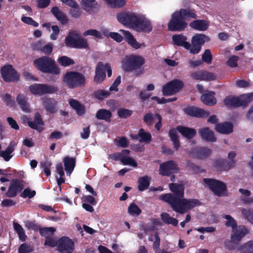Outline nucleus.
I'll return each mask as SVG.
<instances>
[{"label":"nucleus","mask_w":253,"mask_h":253,"mask_svg":"<svg viewBox=\"0 0 253 253\" xmlns=\"http://www.w3.org/2000/svg\"><path fill=\"white\" fill-rule=\"evenodd\" d=\"M169 187L172 193L163 194L159 199L168 204L175 212L183 214L201 204L198 199L184 198L185 188L183 184L171 183Z\"/></svg>","instance_id":"1"},{"label":"nucleus","mask_w":253,"mask_h":253,"mask_svg":"<svg viewBox=\"0 0 253 253\" xmlns=\"http://www.w3.org/2000/svg\"><path fill=\"white\" fill-rule=\"evenodd\" d=\"M144 64L145 59L142 56L131 55L123 61L122 68L126 72H133V77H138L144 73L142 67Z\"/></svg>","instance_id":"2"},{"label":"nucleus","mask_w":253,"mask_h":253,"mask_svg":"<svg viewBox=\"0 0 253 253\" xmlns=\"http://www.w3.org/2000/svg\"><path fill=\"white\" fill-rule=\"evenodd\" d=\"M33 66L38 71L45 74L57 75L60 70L54 59L48 56H41L33 61Z\"/></svg>","instance_id":"3"},{"label":"nucleus","mask_w":253,"mask_h":253,"mask_svg":"<svg viewBox=\"0 0 253 253\" xmlns=\"http://www.w3.org/2000/svg\"><path fill=\"white\" fill-rule=\"evenodd\" d=\"M64 84L69 88L83 86L85 83V77L76 71L67 72L63 77Z\"/></svg>","instance_id":"4"},{"label":"nucleus","mask_w":253,"mask_h":253,"mask_svg":"<svg viewBox=\"0 0 253 253\" xmlns=\"http://www.w3.org/2000/svg\"><path fill=\"white\" fill-rule=\"evenodd\" d=\"M253 100V92L243 94L239 97L229 95L223 100V103L227 107L234 108L246 106Z\"/></svg>","instance_id":"5"},{"label":"nucleus","mask_w":253,"mask_h":253,"mask_svg":"<svg viewBox=\"0 0 253 253\" xmlns=\"http://www.w3.org/2000/svg\"><path fill=\"white\" fill-rule=\"evenodd\" d=\"M203 181L214 195L218 197L227 196L228 190L224 182L211 178H204Z\"/></svg>","instance_id":"6"},{"label":"nucleus","mask_w":253,"mask_h":253,"mask_svg":"<svg viewBox=\"0 0 253 253\" xmlns=\"http://www.w3.org/2000/svg\"><path fill=\"white\" fill-rule=\"evenodd\" d=\"M65 43L67 47L75 48H86L88 46L86 40L81 38L75 31L69 32L65 38Z\"/></svg>","instance_id":"7"},{"label":"nucleus","mask_w":253,"mask_h":253,"mask_svg":"<svg viewBox=\"0 0 253 253\" xmlns=\"http://www.w3.org/2000/svg\"><path fill=\"white\" fill-rule=\"evenodd\" d=\"M188 24L183 18L178 11H175L171 16V19L168 23V29L170 31L181 32L187 27Z\"/></svg>","instance_id":"8"},{"label":"nucleus","mask_w":253,"mask_h":253,"mask_svg":"<svg viewBox=\"0 0 253 253\" xmlns=\"http://www.w3.org/2000/svg\"><path fill=\"white\" fill-rule=\"evenodd\" d=\"M29 89L32 94L40 96L55 93L58 90L57 87L46 84H34L30 85Z\"/></svg>","instance_id":"9"},{"label":"nucleus","mask_w":253,"mask_h":253,"mask_svg":"<svg viewBox=\"0 0 253 253\" xmlns=\"http://www.w3.org/2000/svg\"><path fill=\"white\" fill-rule=\"evenodd\" d=\"M183 86V81L179 79H173L163 86V95L165 96L172 95L178 92Z\"/></svg>","instance_id":"10"},{"label":"nucleus","mask_w":253,"mask_h":253,"mask_svg":"<svg viewBox=\"0 0 253 253\" xmlns=\"http://www.w3.org/2000/svg\"><path fill=\"white\" fill-rule=\"evenodd\" d=\"M139 15L133 12H122L118 13L117 18L120 23L133 29Z\"/></svg>","instance_id":"11"},{"label":"nucleus","mask_w":253,"mask_h":253,"mask_svg":"<svg viewBox=\"0 0 253 253\" xmlns=\"http://www.w3.org/2000/svg\"><path fill=\"white\" fill-rule=\"evenodd\" d=\"M0 73L3 80L6 82H16L19 80V75L11 65L2 67Z\"/></svg>","instance_id":"12"},{"label":"nucleus","mask_w":253,"mask_h":253,"mask_svg":"<svg viewBox=\"0 0 253 253\" xmlns=\"http://www.w3.org/2000/svg\"><path fill=\"white\" fill-rule=\"evenodd\" d=\"M57 249L60 253H72L75 249V244L69 237L63 236L58 239Z\"/></svg>","instance_id":"13"},{"label":"nucleus","mask_w":253,"mask_h":253,"mask_svg":"<svg viewBox=\"0 0 253 253\" xmlns=\"http://www.w3.org/2000/svg\"><path fill=\"white\" fill-rule=\"evenodd\" d=\"M136 23L133 28L138 32H144L149 33L152 30L151 22L145 16L139 15Z\"/></svg>","instance_id":"14"},{"label":"nucleus","mask_w":253,"mask_h":253,"mask_svg":"<svg viewBox=\"0 0 253 253\" xmlns=\"http://www.w3.org/2000/svg\"><path fill=\"white\" fill-rule=\"evenodd\" d=\"M178 171V165L173 160L164 162L160 165L159 174L162 176H169Z\"/></svg>","instance_id":"15"},{"label":"nucleus","mask_w":253,"mask_h":253,"mask_svg":"<svg viewBox=\"0 0 253 253\" xmlns=\"http://www.w3.org/2000/svg\"><path fill=\"white\" fill-rule=\"evenodd\" d=\"M34 119V121H32L30 118L26 116L23 117L24 123H27L30 128L41 132L43 130L42 126L44 125V123L41 115L39 113H36Z\"/></svg>","instance_id":"16"},{"label":"nucleus","mask_w":253,"mask_h":253,"mask_svg":"<svg viewBox=\"0 0 253 253\" xmlns=\"http://www.w3.org/2000/svg\"><path fill=\"white\" fill-rule=\"evenodd\" d=\"M183 111L188 116L197 118H207L210 114V112L195 106H188L183 108Z\"/></svg>","instance_id":"17"},{"label":"nucleus","mask_w":253,"mask_h":253,"mask_svg":"<svg viewBox=\"0 0 253 253\" xmlns=\"http://www.w3.org/2000/svg\"><path fill=\"white\" fill-rule=\"evenodd\" d=\"M24 182L22 180L18 179H13L6 193L8 197H14L18 192H20L24 188Z\"/></svg>","instance_id":"18"},{"label":"nucleus","mask_w":253,"mask_h":253,"mask_svg":"<svg viewBox=\"0 0 253 253\" xmlns=\"http://www.w3.org/2000/svg\"><path fill=\"white\" fill-rule=\"evenodd\" d=\"M190 76L195 80L209 81L216 79L215 76L213 73L204 70L193 72L191 73Z\"/></svg>","instance_id":"19"},{"label":"nucleus","mask_w":253,"mask_h":253,"mask_svg":"<svg viewBox=\"0 0 253 253\" xmlns=\"http://www.w3.org/2000/svg\"><path fill=\"white\" fill-rule=\"evenodd\" d=\"M42 101L45 110L47 112L53 114L57 111L58 102L53 98L45 97L42 98Z\"/></svg>","instance_id":"20"},{"label":"nucleus","mask_w":253,"mask_h":253,"mask_svg":"<svg viewBox=\"0 0 253 253\" xmlns=\"http://www.w3.org/2000/svg\"><path fill=\"white\" fill-rule=\"evenodd\" d=\"M213 165L218 170H228L234 167V162L226 159H218L214 162Z\"/></svg>","instance_id":"21"},{"label":"nucleus","mask_w":253,"mask_h":253,"mask_svg":"<svg viewBox=\"0 0 253 253\" xmlns=\"http://www.w3.org/2000/svg\"><path fill=\"white\" fill-rule=\"evenodd\" d=\"M104 63L98 62L95 69V75L94 77V81L98 84L103 82L106 79V73L104 71Z\"/></svg>","instance_id":"22"},{"label":"nucleus","mask_w":253,"mask_h":253,"mask_svg":"<svg viewBox=\"0 0 253 253\" xmlns=\"http://www.w3.org/2000/svg\"><path fill=\"white\" fill-rule=\"evenodd\" d=\"M176 130L184 137L189 140L193 139L197 134V131L195 129L185 126H178L176 127Z\"/></svg>","instance_id":"23"},{"label":"nucleus","mask_w":253,"mask_h":253,"mask_svg":"<svg viewBox=\"0 0 253 253\" xmlns=\"http://www.w3.org/2000/svg\"><path fill=\"white\" fill-rule=\"evenodd\" d=\"M172 40L173 44L176 45L182 46L186 49H188L190 47V43L186 42L187 37L182 34L173 35Z\"/></svg>","instance_id":"24"},{"label":"nucleus","mask_w":253,"mask_h":253,"mask_svg":"<svg viewBox=\"0 0 253 253\" xmlns=\"http://www.w3.org/2000/svg\"><path fill=\"white\" fill-rule=\"evenodd\" d=\"M201 139L207 142H213L216 140L214 132L209 127H204L199 130Z\"/></svg>","instance_id":"25"},{"label":"nucleus","mask_w":253,"mask_h":253,"mask_svg":"<svg viewBox=\"0 0 253 253\" xmlns=\"http://www.w3.org/2000/svg\"><path fill=\"white\" fill-rule=\"evenodd\" d=\"M215 129L220 133L228 134L233 132V125L229 122L219 123L216 125Z\"/></svg>","instance_id":"26"},{"label":"nucleus","mask_w":253,"mask_h":253,"mask_svg":"<svg viewBox=\"0 0 253 253\" xmlns=\"http://www.w3.org/2000/svg\"><path fill=\"white\" fill-rule=\"evenodd\" d=\"M193 153L198 159H205L208 158L211 153V151L209 148L205 147H201L194 149Z\"/></svg>","instance_id":"27"},{"label":"nucleus","mask_w":253,"mask_h":253,"mask_svg":"<svg viewBox=\"0 0 253 253\" xmlns=\"http://www.w3.org/2000/svg\"><path fill=\"white\" fill-rule=\"evenodd\" d=\"M247 229L244 227L239 229L235 228L233 229V233L231 235V240L234 244H238L241 239L247 233Z\"/></svg>","instance_id":"28"},{"label":"nucleus","mask_w":253,"mask_h":253,"mask_svg":"<svg viewBox=\"0 0 253 253\" xmlns=\"http://www.w3.org/2000/svg\"><path fill=\"white\" fill-rule=\"evenodd\" d=\"M189 26L194 30L205 31L209 27V23L205 20H195L190 23Z\"/></svg>","instance_id":"29"},{"label":"nucleus","mask_w":253,"mask_h":253,"mask_svg":"<svg viewBox=\"0 0 253 253\" xmlns=\"http://www.w3.org/2000/svg\"><path fill=\"white\" fill-rule=\"evenodd\" d=\"M214 94L215 93L213 91H210L202 94L201 96V99L205 105L210 106H213L217 102Z\"/></svg>","instance_id":"30"},{"label":"nucleus","mask_w":253,"mask_h":253,"mask_svg":"<svg viewBox=\"0 0 253 253\" xmlns=\"http://www.w3.org/2000/svg\"><path fill=\"white\" fill-rule=\"evenodd\" d=\"M51 12L62 25L68 23L69 20L67 17L57 6L53 7Z\"/></svg>","instance_id":"31"},{"label":"nucleus","mask_w":253,"mask_h":253,"mask_svg":"<svg viewBox=\"0 0 253 253\" xmlns=\"http://www.w3.org/2000/svg\"><path fill=\"white\" fill-rule=\"evenodd\" d=\"M70 106L76 111L77 114L81 116L85 114V108L84 105L80 103V102L74 99H71L69 101Z\"/></svg>","instance_id":"32"},{"label":"nucleus","mask_w":253,"mask_h":253,"mask_svg":"<svg viewBox=\"0 0 253 253\" xmlns=\"http://www.w3.org/2000/svg\"><path fill=\"white\" fill-rule=\"evenodd\" d=\"M120 31L124 33L125 40L132 47L135 49L140 48V44L136 41L133 36L129 31L123 30H121Z\"/></svg>","instance_id":"33"},{"label":"nucleus","mask_w":253,"mask_h":253,"mask_svg":"<svg viewBox=\"0 0 253 253\" xmlns=\"http://www.w3.org/2000/svg\"><path fill=\"white\" fill-rule=\"evenodd\" d=\"M16 101L22 111L26 113L30 112V106L25 96L23 94H19L16 97Z\"/></svg>","instance_id":"34"},{"label":"nucleus","mask_w":253,"mask_h":253,"mask_svg":"<svg viewBox=\"0 0 253 253\" xmlns=\"http://www.w3.org/2000/svg\"><path fill=\"white\" fill-rule=\"evenodd\" d=\"M63 162L67 174H70L75 167L76 159L67 156L64 158Z\"/></svg>","instance_id":"35"},{"label":"nucleus","mask_w":253,"mask_h":253,"mask_svg":"<svg viewBox=\"0 0 253 253\" xmlns=\"http://www.w3.org/2000/svg\"><path fill=\"white\" fill-rule=\"evenodd\" d=\"M112 114L110 110L105 109L98 110L95 115V117L98 120H104L107 122H110Z\"/></svg>","instance_id":"36"},{"label":"nucleus","mask_w":253,"mask_h":253,"mask_svg":"<svg viewBox=\"0 0 253 253\" xmlns=\"http://www.w3.org/2000/svg\"><path fill=\"white\" fill-rule=\"evenodd\" d=\"M178 11L182 16L185 21L187 20H190L191 19H196L198 18L196 11L194 9L181 8Z\"/></svg>","instance_id":"37"},{"label":"nucleus","mask_w":253,"mask_h":253,"mask_svg":"<svg viewBox=\"0 0 253 253\" xmlns=\"http://www.w3.org/2000/svg\"><path fill=\"white\" fill-rule=\"evenodd\" d=\"M14 148L15 144L13 142H10L4 151H0V156L5 161H9L13 156V155H11V154L14 151Z\"/></svg>","instance_id":"38"},{"label":"nucleus","mask_w":253,"mask_h":253,"mask_svg":"<svg viewBox=\"0 0 253 253\" xmlns=\"http://www.w3.org/2000/svg\"><path fill=\"white\" fill-rule=\"evenodd\" d=\"M176 128H174L169 129V136L170 140L172 141L174 148L177 150L180 147V142L178 135L176 131Z\"/></svg>","instance_id":"39"},{"label":"nucleus","mask_w":253,"mask_h":253,"mask_svg":"<svg viewBox=\"0 0 253 253\" xmlns=\"http://www.w3.org/2000/svg\"><path fill=\"white\" fill-rule=\"evenodd\" d=\"M191 40L202 47L206 42L210 41V38L205 34H196L192 37Z\"/></svg>","instance_id":"40"},{"label":"nucleus","mask_w":253,"mask_h":253,"mask_svg":"<svg viewBox=\"0 0 253 253\" xmlns=\"http://www.w3.org/2000/svg\"><path fill=\"white\" fill-rule=\"evenodd\" d=\"M138 189L139 191H143L146 190L150 185L148 177L147 176H144L140 177L138 179Z\"/></svg>","instance_id":"41"},{"label":"nucleus","mask_w":253,"mask_h":253,"mask_svg":"<svg viewBox=\"0 0 253 253\" xmlns=\"http://www.w3.org/2000/svg\"><path fill=\"white\" fill-rule=\"evenodd\" d=\"M13 228L15 231L17 233L19 239L22 241H25L27 239V236L25 234V231L22 226L17 222H13Z\"/></svg>","instance_id":"42"},{"label":"nucleus","mask_w":253,"mask_h":253,"mask_svg":"<svg viewBox=\"0 0 253 253\" xmlns=\"http://www.w3.org/2000/svg\"><path fill=\"white\" fill-rule=\"evenodd\" d=\"M138 136H139L140 139L139 141L140 142H148L152 138L151 133L145 131L143 128L139 129Z\"/></svg>","instance_id":"43"},{"label":"nucleus","mask_w":253,"mask_h":253,"mask_svg":"<svg viewBox=\"0 0 253 253\" xmlns=\"http://www.w3.org/2000/svg\"><path fill=\"white\" fill-rule=\"evenodd\" d=\"M57 61L61 66L63 67L70 66L75 63L73 59L65 55L59 57Z\"/></svg>","instance_id":"44"},{"label":"nucleus","mask_w":253,"mask_h":253,"mask_svg":"<svg viewBox=\"0 0 253 253\" xmlns=\"http://www.w3.org/2000/svg\"><path fill=\"white\" fill-rule=\"evenodd\" d=\"M55 228L54 227H41L39 230V232L42 236L44 237L45 239L47 237H50L52 236L55 231Z\"/></svg>","instance_id":"45"},{"label":"nucleus","mask_w":253,"mask_h":253,"mask_svg":"<svg viewBox=\"0 0 253 253\" xmlns=\"http://www.w3.org/2000/svg\"><path fill=\"white\" fill-rule=\"evenodd\" d=\"M141 212V210L134 202L131 203L128 207V213L132 216H137Z\"/></svg>","instance_id":"46"},{"label":"nucleus","mask_w":253,"mask_h":253,"mask_svg":"<svg viewBox=\"0 0 253 253\" xmlns=\"http://www.w3.org/2000/svg\"><path fill=\"white\" fill-rule=\"evenodd\" d=\"M110 95V92L108 90L98 89L93 92V96L99 100H103Z\"/></svg>","instance_id":"47"},{"label":"nucleus","mask_w":253,"mask_h":253,"mask_svg":"<svg viewBox=\"0 0 253 253\" xmlns=\"http://www.w3.org/2000/svg\"><path fill=\"white\" fill-rule=\"evenodd\" d=\"M222 217L227 220L225 223L227 227H232V230L237 228V224L236 220L230 215L224 214Z\"/></svg>","instance_id":"48"},{"label":"nucleus","mask_w":253,"mask_h":253,"mask_svg":"<svg viewBox=\"0 0 253 253\" xmlns=\"http://www.w3.org/2000/svg\"><path fill=\"white\" fill-rule=\"evenodd\" d=\"M241 212L245 219L253 224V209H242Z\"/></svg>","instance_id":"49"},{"label":"nucleus","mask_w":253,"mask_h":253,"mask_svg":"<svg viewBox=\"0 0 253 253\" xmlns=\"http://www.w3.org/2000/svg\"><path fill=\"white\" fill-rule=\"evenodd\" d=\"M117 114L119 118L126 119L132 115L133 111L125 108H120L118 109Z\"/></svg>","instance_id":"50"},{"label":"nucleus","mask_w":253,"mask_h":253,"mask_svg":"<svg viewBox=\"0 0 253 253\" xmlns=\"http://www.w3.org/2000/svg\"><path fill=\"white\" fill-rule=\"evenodd\" d=\"M111 7L119 8L123 7L126 3L125 0H105Z\"/></svg>","instance_id":"51"},{"label":"nucleus","mask_w":253,"mask_h":253,"mask_svg":"<svg viewBox=\"0 0 253 253\" xmlns=\"http://www.w3.org/2000/svg\"><path fill=\"white\" fill-rule=\"evenodd\" d=\"M34 250L33 248L26 243H23L18 248V253H30Z\"/></svg>","instance_id":"52"},{"label":"nucleus","mask_w":253,"mask_h":253,"mask_svg":"<svg viewBox=\"0 0 253 253\" xmlns=\"http://www.w3.org/2000/svg\"><path fill=\"white\" fill-rule=\"evenodd\" d=\"M241 251L244 253H253V241H248L241 247Z\"/></svg>","instance_id":"53"},{"label":"nucleus","mask_w":253,"mask_h":253,"mask_svg":"<svg viewBox=\"0 0 253 253\" xmlns=\"http://www.w3.org/2000/svg\"><path fill=\"white\" fill-rule=\"evenodd\" d=\"M41 165L43 169V172L48 177L51 174L50 168L52 165V163L48 161H45L41 162Z\"/></svg>","instance_id":"54"},{"label":"nucleus","mask_w":253,"mask_h":253,"mask_svg":"<svg viewBox=\"0 0 253 253\" xmlns=\"http://www.w3.org/2000/svg\"><path fill=\"white\" fill-rule=\"evenodd\" d=\"M239 59V57L236 55H232L230 56L226 62V65L231 67L235 68L238 66V61Z\"/></svg>","instance_id":"55"},{"label":"nucleus","mask_w":253,"mask_h":253,"mask_svg":"<svg viewBox=\"0 0 253 253\" xmlns=\"http://www.w3.org/2000/svg\"><path fill=\"white\" fill-rule=\"evenodd\" d=\"M58 243V240H57L55 238L51 236L45 239L44 245V246H47L52 248L55 247L57 248Z\"/></svg>","instance_id":"56"},{"label":"nucleus","mask_w":253,"mask_h":253,"mask_svg":"<svg viewBox=\"0 0 253 253\" xmlns=\"http://www.w3.org/2000/svg\"><path fill=\"white\" fill-rule=\"evenodd\" d=\"M36 194V192L35 190H32L27 188L24 190L20 196L23 198H28L31 199L35 196Z\"/></svg>","instance_id":"57"},{"label":"nucleus","mask_w":253,"mask_h":253,"mask_svg":"<svg viewBox=\"0 0 253 253\" xmlns=\"http://www.w3.org/2000/svg\"><path fill=\"white\" fill-rule=\"evenodd\" d=\"M187 166L189 170H192L195 173H198L204 172V170L201 169L198 166L196 165L190 161H188Z\"/></svg>","instance_id":"58"},{"label":"nucleus","mask_w":253,"mask_h":253,"mask_svg":"<svg viewBox=\"0 0 253 253\" xmlns=\"http://www.w3.org/2000/svg\"><path fill=\"white\" fill-rule=\"evenodd\" d=\"M121 163L124 165H129L134 167L137 166V163L132 158L129 157H123Z\"/></svg>","instance_id":"59"},{"label":"nucleus","mask_w":253,"mask_h":253,"mask_svg":"<svg viewBox=\"0 0 253 253\" xmlns=\"http://www.w3.org/2000/svg\"><path fill=\"white\" fill-rule=\"evenodd\" d=\"M84 36H92L96 38H101L102 35L100 32L95 29H90L85 31L83 33Z\"/></svg>","instance_id":"60"},{"label":"nucleus","mask_w":253,"mask_h":253,"mask_svg":"<svg viewBox=\"0 0 253 253\" xmlns=\"http://www.w3.org/2000/svg\"><path fill=\"white\" fill-rule=\"evenodd\" d=\"M202 59L204 62L208 64H210L211 62L212 56L210 49H207L205 50L202 55Z\"/></svg>","instance_id":"61"},{"label":"nucleus","mask_w":253,"mask_h":253,"mask_svg":"<svg viewBox=\"0 0 253 253\" xmlns=\"http://www.w3.org/2000/svg\"><path fill=\"white\" fill-rule=\"evenodd\" d=\"M155 118V114L148 113L144 116L143 121L148 126H152L154 123Z\"/></svg>","instance_id":"62"},{"label":"nucleus","mask_w":253,"mask_h":253,"mask_svg":"<svg viewBox=\"0 0 253 253\" xmlns=\"http://www.w3.org/2000/svg\"><path fill=\"white\" fill-rule=\"evenodd\" d=\"M202 47L197 43L192 42L191 40V44L190 43V47L188 49L190 53L192 54H197L200 52Z\"/></svg>","instance_id":"63"},{"label":"nucleus","mask_w":253,"mask_h":253,"mask_svg":"<svg viewBox=\"0 0 253 253\" xmlns=\"http://www.w3.org/2000/svg\"><path fill=\"white\" fill-rule=\"evenodd\" d=\"M2 100L7 106L10 107H13L15 104V101L12 99L11 96L8 93H6L2 97Z\"/></svg>","instance_id":"64"}]
</instances>
